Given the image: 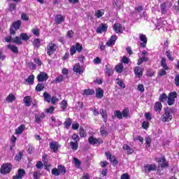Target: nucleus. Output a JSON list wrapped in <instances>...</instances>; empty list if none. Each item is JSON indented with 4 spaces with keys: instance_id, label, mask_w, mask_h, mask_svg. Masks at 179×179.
<instances>
[{
    "instance_id": "nucleus-56",
    "label": "nucleus",
    "mask_w": 179,
    "mask_h": 179,
    "mask_svg": "<svg viewBox=\"0 0 179 179\" xmlns=\"http://www.w3.org/2000/svg\"><path fill=\"white\" fill-rule=\"evenodd\" d=\"M66 107H68V102H66V101L63 100L61 103V108L65 111V109L66 108Z\"/></svg>"
},
{
    "instance_id": "nucleus-28",
    "label": "nucleus",
    "mask_w": 179,
    "mask_h": 179,
    "mask_svg": "<svg viewBox=\"0 0 179 179\" xmlns=\"http://www.w3.org/2000/svg\"><path fill=\"white\" fill-rule=\"evenodd\" d=\"M64 125L65 128H66V129H69V127L72 125V119H71L70 117H67L64 123Z\"/></svg>"
},
{
    "instance_id": "nucleus-41",
    "label": "nucleus",
    "mask_w": 179,
    "mask_h": 179,
    "mask_svg": "<svg viewBox=\"0 0 179 179\" xmlns=\"http://www.w3.org/2000/svg\"><path fill=\"white\" fill-rule=\"evenodd\" d=\"M43 97H44L45 101H47L48 103H50V101H51V95L47 93V92H45L43 93Z\"/></svg>"
},
{
    "instance_id": "nucleus-3",
    "label": "nucleus",
    "mask_w": 179,
    "mask_h": 179,
    "mask_svg": "<svg viewBox=\"0 0 179 179\" xmlns=\"http://www.w3.org/2000/svg\"><path fill=\"white\" fill-rule=\"evenodd\" d=\"M12 171V164L9 163L3 164L0 169L1 174H9Z\"/></svg>"
},
{
    "instance_id": "nucleus-31",
    "label": "nucleus",
    "mask_w": 179,
    "mask_h": 179,
    "mask_svg": "<svg viewBox=\"0 0 179 179\" xmlns=\"http://www.w3.org/2000/svg\"><path fill=\"white\" fill-rule=\"evenodd\" d=\"M149 58L146 56H142V57L139 58L137 62V65H141L143 62H148Z\"/></svg>"
},
{
    "instance_id": "nucleus-21",
    "label": "nucleus",
    "mask_w": 179,
    "mask_h": 179,
    "mask_svg": "<svg viewBox=\"0 0 179 179\" xmlns=\"http://www.w3.org/2000/svg\"><path fill=\"white\" fill-rule=\"evenodd\" d=\"M162 108H163V106L160 101H157L155 103L154 110L156 113H160Z\"/></svg>"
},
{
    "instance_id": "nucleus-14",
    "label": "nucleus",
    "mask_w": 179,
    "mask_h": 179,
    "mask_svg": "<svg viewBox=\"0 0 179 179\" xmlns=\"http://www.w3.org/2000/svg\"><path fill=\"white\" fill-rule=\"evenodd\" d=\"M45 118V113H41L39 115H35V122L36 124H41V122H43V120Z\"/></svg>"
},
{
    "instance_id": "nucleus-23",
    "label": "nucleus",
    "mask_w": 179,
    "mask_h": 179,
    "mask_svg": "<svg viewBox=\"0 0 179 179\" xmlns=\"http://www.w3.org/2000/svg\"><path fill=\"white\" fill-rule=\"evenodd\" d=\"M113 30H115V33H122V25L121 24H115L113 26Z\"/></svg>"
},
{
    "instance_id": "nucleus-1",
    "label": "nucleus",
    "mask_w": 179,
    "mask_h": 179,
    "mask_svg": "<svg viewBox=\"0 0 179 179\" xmlns=\"http://www.w3.org/2000/svg\"><path fill=\"white\" fill-rule=\"evenodd\" d=\"M173 110L171 109H165V113L161 117L163 122H169L173 120Z\"/></svg>"
},
{
    "instance_id": "nucleus-34",
    "label": "nucleus",
    "mask_w": 179,
    "mask_h": 179,
    "mask_svg": "<svg viewBox=\"0 0 179 179\" xmlns=\"http://www.w3.org/2000/svg\"><path fill=\"white\" fill-rule=\"evenodd\" d=\"M70 146L73 150H78L79 143L76 141H75V142L71 141V142H70Z\"/></svg>"
},
{
    "instance_id": "nucleus-25",
    "label": "nucleus",
    "mask_w": 179,
    "mask_h": 179,
    "mask_svg": "<svg viewBox=\"0 0 179 179\" xmlns=\"http://www.w3.org/2000/svg\"><path fill=\"white\" fill-rule=\"evenodd\" d=\"M104 96V91L101 88H97L96 90V97L97 99H101Z\"/></svg>"
},
{
    "instance_id": "nucleus-64",
    "label": "nucleus",
    "mask_w": 179,
    "mask_h": 179,
    "mask_svg": "<svg viewBox=\"0 0 179 179\" xmlns=\"http://www.w3.org/2000/svg\"><path fill=\"white\" fill-rule=\"evenodd\" d=\"M175 85L178 87H179V74H177L175 77Z\"/></svg>"
},
{
    "instance_id": "nucleus-32",
    "label": "nucleus",
    "mask_w": 179,
    "mask_h": 179,
    "mask_svg": "<svg viewBox=\"0 0 179 179\" xmlns=\"http://www.w3.org/2000/svg\"><path fill=\"white\" fill-rule=\"evenodd\" d=\"M33 45L36 48H38L41 45V41L39 38H35L33 41Z\"/></svg>"
},
{
    "instance_id": "nucleus-19",
    "label": "nucleus",
    "mask_w": 179,
    "mask_h": 179,
    "mask_svg": "<svg viewBox=\"0 0 179 179\" xmlns=\"http://www.w3.org/2000/svg\"><path fill=\"white\" fill-rule=\"evenodd\" d=\"M55 20L57 24H61L62 22L65 21V16H63L62 15H57L55 16Z\"/></svg>"
},
{
    "instance_id": "nucleus-58",
    "label": "nucleus",
    "mask_w": 179,
    "mask_h": 179,
    "mask_svg": "<svg viewBox=\"0 0 179 179\" xmlns=\"http://www.w3.org/2000/svg\"><path fill=\"white\" fill-rule=\"evenodd\" d=\"M41 176V173H40V171L34 172L33 177L34 179H40Z\"/></svg>"
},
{
    "instance_id": "nucleus-17",
    "label": "nucleus",
    "mask_w": 179,
    "mask_h": 179,
    "mask_svg": "<svg viewBox=\"0 0 179 179\" xmlns=\"http://www.w3.org/2000/svg\"><path fill=\"white\" fill-rule=\"evenodd\" d=\"M166 24H167V21L164 20H158L155 26L158 30H160V29H162V27Z\"/></svg>"
},
{
    "instance_id": "nucleus-11",
    "label": "nucleus",
    "mask_w": 179,
    "mask_h": 179,
    "mask_svg": "<svg viewBox=\"0 0 179 179\" xmlns=\"http://www.w3.org/2000/svg\"><path fill=\"white\" fill-rule=\"evenodd\" d=\"M59 148V144L57 141H52L50 143V149L52 150L53 153H57Z\"/></svg>"
},
{
    "instance_id": "nucleus-57",
    "label": "nucleus",
    "mask_w": 179,
    "mask_h": 179,
    "mask_svg": "<svg viewBox=\"0 0 179 179\" xmlns=\"http://www.w3.org/2000/svg\"><path fill=\"white\" fill-rule=\"evenodd\" d=\"M26 174V172L24 171V169H18L17 175L18 177H20L21 178H23V176Z\"/></svg>"
},
{
    "instance_id": "nucleus-35",
    "label": "nucleus",
    "mask_w": 179,
    "mask_h": 179,
    "mask_svg": "<svg viewBox=\"0 0 179 179\" xmlns=\"http://www.w3.org/2000/svg\"><path fill=\"white\" fill-rule=\"evenodd\" d=\"M115 71L118 73H121L124 71V65L122 64H117L115 66Z\"/></svg>"
},
{
    "instance_id": "nucleus-55",
    "label": "nucleus",
    "mask_w": 179,
    "mask_h": 179,
    "mask_svg": "<svg viewBox=\"0 0 179 179\" xmlns=\"http://www.w3.org/2000/svg\"><path fill=\"white\" fill-rule=\"evenodd\" d=\"M13 43L15 44H22V38L19 36H16L15 38H13Z\"/></svg>"
},
{
    "instance_id": "nucleus-60",
    "label": "nucleus",
    "mask_w": 179,
    "mask_h": 179,
    "mask_svg": "<svg viewBox=\"0 0 179 179\" xmlns=\"http://www.w3.org/2000/svg\"><path fill=\"white\" fill-rule=\"evenodd\" d=\"M21 18L22 20L27 21V20H29V15H27V14H26L24 13H22L21 14Z\"/></svg>"
},
{
    "instance_id": "nucleus-61",
    "label": "nucleus",
    "mask_w": 179,
    "mask_h": 179,
    "mask_svg": "<svg viewBox=\"0 0 179 179\" xmlns=\"http://www.w3.org/2000/svg\"><path fill=\"white\" fill-rule=\"evenodd\" d=\"M142 128H143V129H148L149 128V122H143Z\"/></svg>"
},
{
    "instance_id": "nucleus-20",
    "label": "nucleus",
    "mask_w": 179,
    "mask_h": 179,
    "mask_svg": "<svg viewBox=\"0 0 179 179\" xmlns=\"http://www.w3.org/2000/svg\"><path fill=\"white\" fill-rule=\"evenodd\" d=\"M31 101H32L31 96H27L24 97V103L25 107H30V106H31Z\"/></svg>"
},
{
    "instance_id": "nucleus-51",
    "label": "nucleus",
    "mask_w": 179,
    "mask_h": 179,
    "mask_svg": "<svg viewBox=\"0 0 179 179\" xmlns=\"http://www.w3.org/2000/svg\"><path fill=\"white\" fill-rule=\"evenodd\" d=\"M23 157V152H20L15 157V160L17 162H20L22 160V157Z\"/></svg>"
},
{
    "instance_id": "nucleus-8",
    "label": "nucleus",
    "mask_w": 179,
    "mask_h": 179,
    "mask_svg": "<svg viewBox=\"0 0 179 179\" xmlns=\"http://www.w3.org/2000/svg\"><path fill=\"white\" fill-rule=\"evenodd\" d=\"M88 142L90 145H96V143L100 145L103 143V139L100 138H96V137L90 136L88 138Z\"/></svg>"
},
{
    "instance_id": "nucleus-59",
    "label": "nucleus",
    "mask_w": 179,
    "mask_h": 179,
    "mask_svg": "<svg viewBox=\"0 0 179 179\" xmlns=\"http://www.w3.org/2000/svg\"><path fill=\"white\" fill-rule=\"evenodd\" d=\"M64 80V76H59V77H57L55 80V83H61Z\"/></svg>"
},
{
    "instance_id": "nucleus-37",
    "label": "nucleus",
    "mask_w": 179,
    "mask_h": 179,
    "mask_svg": "<svg viewBox=\"0 0 179 179\" xmlns=\"http://www.w3.org/2000/svg\"><path fill=\"white\" fill-rule=\"evenodd\" d=\"M83 94H85L86 96H92L94 94V90L92 89L84 90Z\"/></svg>"
},
{
    "instance_id": "nucleus-46",
    "label": "nucleus",
    "mask_w": 179,
    "mask_h": 179,
    "mask_svg": "<svg viewBox=\"0 0 179 179\" xmlns=\"http://www.w3.org/2000/svg\"><path fill=\"white\" fill-rule=\"evenodd\" d=\"M114 115L118 120H122V113H121V110H115Z\"/></svg>"
},
{
    "instance_id": "nucleus-6",
    "label": "nucleus",
    "mask_w": 179,
    "mask_h": 179,
    "mask_svg": "<svg viewBox=\"0 0 179 179\" xmlns=\"http://www.w3.org/2000/svg\"><path fill=\"white\" fill-rule=\"evenodd\" d=\"M93 113L94 115L95 116H97L100 114L103 119L104 122H107V112L105 111L103 109H100L99 112L96 108H94L93 110Z\"/></svg>"
},
{
    "instance_id": "nucleus-16",
    "label": "nucleus",
    "mask_w": 179,
    "mask_h": 179,
    "mask_svg": "<svg viewBox=\"0 0 179 179\" xmlns=\"http://www.w3.org/2000/svg\"><path fill=\"white\" fill-rule=\"evenodd\" d=\"M73 71L76 72V73H83V69H82L80 64L79 63H77L74 65Z\"/></svg>"
},
{
    "instance_id": "nucleus-10",
    "label": "nucleus",
    "mask_w": 179,
    "mask_h": 179,
    "mask_svg": "<svg viewBox=\"0 0 179 179\" xmlns=\"http://www.w3.org/2000/svg\"><path fill=\"white\" fill-rule=\"evenodd\" d=\"M156 165L155 164H146L144 166V171L145 173H150V171H156Z\"/></svg>"
},
{
    "instance_id": "nucleus-53",
    "label": "nucleus",
    "mask_w": 179,
    "mask_h": 179,
    "mask_svg": "<svg viewBox=\"0 0 179 179\" xmlns=\"http://www.w3.org/2000/svg\"><path fill=\"white\" fill-rule=\"evenodd\" d=\"M52 176H55V177H58V176L60 174L59 170L57 168H54L52 169Z\"/></svg>"
},
{
    "instance_id": "nucleus-26",
    "label": "nucleus",
    "mask_w": 179,
    "mask_h": 179,
    "mask_svg": "<svg viewBox=\"0 0 179 179\" xmlns=\"http://www.w3.org/2000/svg\"><path fill=\"white\" fill-rule=\"evenodd\" d=\"M159 164L162 169H166V167H169V164L167 163V162H166V158L164 157H162L159 159Z\"/></svg>"
},
{
    "instance_id": "nucleus-40",
    "label": "nucleus",
    "mask_w": 179,
    "mask_h": 179,
    "mask_svg": "<svg viewBox=\"0 0 179 179\" xmlns=\"http://www.w3.org/2000/svg\"><path fill=\"white\" fill-rule=\"evenodd\" d=\"M7 47L8 48H9V50H11V51H13L14 54H17V52H19V50L17 49V47L13 45H8Z\"/></svg>"
},
{
    "instance_id": "nucleus-9",
    "label": "nucleus",
    "mask_w": 179,
    "mask_h": 179,
    "mask_svg": "<svg viewBox=\"0 0 179 179\" xmlns=\"http://www.w3.org/2000/svg\"><path fill=\"white\" fill-rule=\"evenodd\" d=\"M105 155L107 159L110 162V163L115 164L114 166H117V164H118V161H117L115 156L111 155V153L110 152H105Z\"/></svg>"
},
{
    "instance_id": "nucleus-44",
    "label": "nucleus",
    "mask_w": 179,
    "mask_h": 179,
    "mask_svg": "<svg viewBox=\"0 0 179 179\" xmlns=\"http://www.w3.org/2000/svg\"><path fill=\"white\" fill-rule=\"evenodd\" d=\"M117 84L120 87H122V89H125V83H124V81L120 78L116 79Z\"/></svg>"
},
{
    "instance_id": "nucleus-33",
    "label": "nucleus",
    "mask_w": 179,
    "mask_h": 179,
    "mask_svg": "<svg viewBox=\"0 0 179 179\" xmlns=\"http://www.w3.org/2000/svg\"><path fill=\"white\" fill-rule=\"evenodd\" d=\"M25 82H27L29 85H33L34 83V75L29 76L27 79H25Z\"/></svg>"
},
{
    "instance_id": "nucleus-7",
    "label": "nucleus",
    "mask_w": 179,
    "mask_h": 179,
    "mask_svg": "<svg viewBox=\"0 0 179 179\" xmlns=\"http://www.w3.org/2000/svg\"><path fill=\"white\" fill-rule=\"evenodd\" d=\"M139 40L142 42L140 43V47H141V48H146V44H148V38L146 37V35L139 34Z\"/></svg>"
},
{
    "instance_id": "nucleus-50",
    "label": "nucleus",
    "mask_w": 179,
    "mask_h": 179,
    "mask_svg": "<svg viewBox=\"0 0 179 179\" xmlns=\"http://www.w3.org/2000/svg\"><path fill=\"white\" fill-rule=\"evenodd\" d=\"M75 47H76V51H78V52H81L82 50H83V47L79 43H76Z\"/></svg>"
},
{
    "instance_id": "nucleus-62",
    "label": "nucleus",
    "mask_w": 179,
    "mask_h": 179,
    "mask_svg": "<svg viewBox=\"0 0 179 179\" xmlns=\"http://www.w3.org/2000/svg\"><path fill=\"white\" fill-rule=\"evenodd\" d=\"M71 138L73 141H74L75 142H79V136L77 135L76 134H73Z\"/></svg>"
},
{
    "instance_id": "nucleus-5",
    "label": "nucleus",
    "mask_w": 179,
    "mask_h": 179,
    "mask_svg": "<svg viewBox=\"0 0 179 179\" xmlns=\"http://www.w3.org/2000/svg\"><path fill=\"white\" fill-rule=\"evenodd\" d=\"M57 44L54 43H50L47 45V54L48 55H52L57 51Z\"/></svg>"
},
{
    "instance_id": "nucleus-22",
    "label": "nucleus",
    "mask_w": 179,
    "mask_h": 179,
    "mask_svg": "<svg viewBox=\"0 0 179 179\" xmlns=\"http://www.w3.org/2000/svg\"><path fill=\"white\" fill-rule=\"evenodd\" d=\"M117 36L114 35L112 36L110 38V40L106 43V45L108 47H110V45H113V44H115V41H117Z\"/></svg>"
},
{
    "instance_id": "nucleus-49",
    "label": "nucleus",
    "mask_w": 179,
    "mask_h": 179,
    "mask_svg": "<svg viewBox=\"0 0 179 179\" xmlns=\"http://www.w3.org/2000/svg\"><path fill=\"white\" fill-rule=\"evenodd\" d=\"M167 6L166 5V3H164L161 5V10H162V13H163L164 15H166V13H167Z\"/></svg>"
},
{
    "instance_id": "nucleus-24",
    "label": "nucleus",
    "mask_w": 179,
    "mask_h": 179,
    "mask_svg": "<svg viewBox=\"0 0 179 179\" xmlns=\"http://www.w3.org/2000/svg\"><path fill=\"white\" fill-rule=\"evenodd\" d=\"M105 70H106V75H108V76H113V74L114 73V71L113 70V69H111V67L110 66V65H106L105 66Z\"/></svg>"
},
{
    "instance_id": "nucleus-63",
    "label": "nucleus",
    "mask_w": 179,
    "mask_h": 179,
    "mask_svg": "<svg viewBox=\"0 0 179 179\" xmlns=\"http://www.w3.org/2000/svg\"><path fill=\"white\" fill-rule=\"evenodd\" d=\"M76 52V48L75 45H72L70 48V54L71 55H73Z\"/></svg>"
},
{
    "instance_id": "nucleus-48",
    "label": "nucleus",
    "mask_w": 179,
    "mask_h": 179,
    "mask_svg": "<svg viewBox=\"0 0 179 179\" xmlns=\"http://www.w3.org/2000/svg\"><path fill=\"white\" fill-rule=\"evenodd\" d=\"M122 117H124V118L128 117V115H129V109H128V108H124V109L122 111Z\"/></svg>"
},
{
    "instance_id": "nucleus-27",
    "label": "nucleus",
    "mask_w": 179,
    "mask_h": 179,
    "mask_svg": "<svg viewBox=\"0 0 179 179\" xmlns=\"http://www.w3.org/2000/svg\"><path fill=\"white\" fill-rule=\"evenodd\" d=\"M7 103H13L16 100V96L13 94H9V95L6 98Z\"/></svg>"
},
{
    "instance_id": "nucleus-42",
    "label": "nucleus",
    "mask_w": 179,
    "mask_h": 179,
    "mask_svg": "<svg viewBox=\"0 0 179 179\" xmlns=\"http://www.w3.org/2000/svg\"><path fill=\"white\" fill-rule=\"evenodd\" d=\"M57 169H58L60 174H63V176L65 174V173H66V169L65 168V166H64L62 165H59L57 166Z\"/></svg>"
},
{
    "instance_id": "nucleus-45",
    "label": "nucleus",
    "mask_w": 179,
    "mask_h": 179,
    "mask_svg": "<svg viewBox=\"0 0 179 179\" xmlns=\"http://www.w3.org/2000/svg\"><path fill=\"white\" fill-rule=\"evenodd\" d=\"M20 37L21 40H22L23 41H27L29 40V38H30L29 37V36L27 35V34H26V33L20 34Z\"/></svg>"
},
{
    "instance_id": "nucleus-36",
    "label": "nucleus",
    "mask_w": 179,
    "mask_h": 179,
    "mask_svg": "<svg viewBox=\"0 0 179 179\" xmlns=\"http://www.w3.org/2000/svg\"><path fill=\"white\" fill-rule=\"evenodd\" d=\"M167 94L164 93L159 95V101H161V103H164V101H167Z\"/></svg>"
},
{
    "instance_id": "nucleus-43",
    "label": "nucleus",
    "mask_w": 179,
    "mask_h": 179,
    "mask_svg": "<svg viewBox=\"0 0 179 179\" xmlns=\"http://www.w3.org/2000/svg\"><path fill=\"white\" fill-rule=\"evenodd\" d=\"M166 55L169 61H174V57H173V52L170 50L166 51Z\"/></svg>"
},
{
    "instance_id": "nucleus-4",
    "label": "nucleus",
    "mask_w": 179,
    "mask_h": 179,
    "mask_svg": "<svg viewBox=\"0 0 179 179\" xmlns=\"http://www.w3.org/2000/svg\"><path fill=\"white\" fill-rule=\"evenodd\" d=\"M177 96L178 94L176 92H170L169 94V96L167 98L168 99L167 103L169 106H173V104L176 103V99H177Z\"/></svg>"
},
{
    "instance_id": "nucleus-13",
    "label": "nucleus",
    "mask_w": 179,
    "mask_h": 179,
    "mask_svg": "<svg viewBox=\"0 0 179 179\" xmlns=\"http://www.w3.org/2000/svg\"><path fill=\"white\" fill-rule=\"evenodd\" d=\"M107 29H108V26L107 24H100L99 27L96 29V33L101 34V33L107 31Z\"/></svg>"
},
{
    "instance_id": "nucleus-54",
    "label": "nucleus",
    "mask_w": 179,
    "mask_h": 179,
    "mask_svg": "<svg viewBox=\"0 0 179 179\" xmlns=\"http://www.w3.org/2000/svg\"><path fill=\"white\" fill-rule=\"evenodd\" d=\"M164 75H167V71H166V69H161L159 71L157 78H162V76H164Z\"/></svg>"
},
{
    "instance_id": "nucleus-12",
    "label": "nucleus",
    "mask_w": 179,
    "mask_h": 179,
    "mask_svg": "<svg viewBox=\"0 0 179 179\" xmlns=\"http://www.w3.org/2000/svg\"><path fill=\"white\" fill-rule=\"evenodd\" d=\"M38 82H44V80H47L48 79V74L45 72H41L37 76Z\"/></svg>"
},
{
    "instance_id": "nucleus-18",
    "label": "nucleus",
    "mask_w": 179,
    "mask_h": 179,
    "mask_svg": "<svg viewBox=\"0 0 179 179\" xmlns=\"http://www.w3.org/2000/svg\"><path fill=\"white\" fill-rule=\"evenodd\" d=\"M135 9L137 15H140L141 17L146 18V15L145 14V13H141L143 10V7H142V6H138L136 7Z\"/></svg>"
},
{
    "instance_id": "nucleus-2",
    "label": "nucleus",
    "mask_w": 179,
    "mask_h": 179,
    "mask_svg": "<svg viewBox=\"0 0 179 179\" xmlns=\"http://www.w3.org/2000/svg\"><path fill=\"white\" fill-rule=\"evenodd\" d=\"M22 26V21L17 20L13 23L10 29V34L13 35L16 34V31L20 29Z\"/></svg>"
},
{
    "instance_id": "nucleus-52",
    "label": "nucleus",
    "mask_w": 179,
    "mask_h": 179,
    "mask_svg": "<svg viewBox=\"0 0 179 179\" xmlns=\"http://www.w3.org/2000/svg\"><path fill=\"white\" fill-rule=\"evenodd\" d=\"M79 132H80V138L86 137V130H85V129H83V127H80Z\"/></svg>"
},
{
    "instance_id": "nucleus-15",
    "label": "nucleus",
    "mask_w": 179,
    "mask_h": 179,
    "mask_svg": "<svg viewBox=\"0 0 179 179\" xmlns=\"http://www.w3.org/2000/svg\"><path fill=\"white\" fill-rule=\"evenodd\" d=\"M134 73L138 78H142V76L143 75V71L140 66H136L134 69Z\"/></svg>"
},
{
    "instance_id": "nucleus-29",
    "label": "nucleus",
    "mask_w": 179,
    "mask_h": 179,
    "mask_svg": "<svg viewBox=\"0 0 179 179\" xmlns=\"http://www.w3.org/2000/svg\"><path fill=\"white\" fill-rule=\"evenodd\" d=\"M24 128H26V126L24 124L20 125L17 129L15 130V134L17 135H20L24 131Z\"/></svg>"
},
{
    "instance_id": "nucleus-30",
    "label": "nucleus",
    "mask_w": 179,
    "mask_h": 179,
    "mask_svg": "<svg viewBox=\"0 0 179 179\" xmlns=\"http://www.w3.org/2000/svg\"><path fill=\"white\" fill-rule=\"evenodd\" d=\"M44 83H38L35 90L36 92H43L45 89Z\"/></svg>"
},
{
    "instance_id": "nucleus-39",
    "label": "nucleus",
    "mask_w": 179,
    "mask_h": 179,
    "mask_svg": "<svg viewBox=\"0 0 179 179\" xmlns=\"http://www.w3.org/2000/svg\"><path fill=\"white\" fill-rule=\"evenodd\" d=\"M123 149L124 150H127V152L129 153V155H132V153H134V150L132 148H131V147H129V145L124 144L123 145Z\"/></svg>"
},
{
    "instance_id": "nucleus-38",
    "label": "nucleus",
    "mask_w": 179,
    "mask_h": 179,
    "mask_svg": "<svg viewBox=\"0 0 179 179\" xmlns=\"http://www.w3.org/2000/svg\"><path fill=\"white\" fill-rule=\"evenodd\" d=\"M161 66H162L165 71H169V66H167V63H166V59L164 57L161 59Z\"/></svg>"
},
{
    "instance_id": "nucleus-47",
    "label": "nucleus",
    "mask_w": 179,
    "mask_h": 179,
    "mask_svg": "<svg viewBox=\"0 0 179 179\" xmlns=\"http://www.w3.org/2000/svg\"><path fill=\"white\" fill-rule=\"evenodd\" d=\"M103 15H104V10H98L95 13V16H96V17H98V19H100V17H101V16H103Z\"/></svg>"
}]
</instances>
